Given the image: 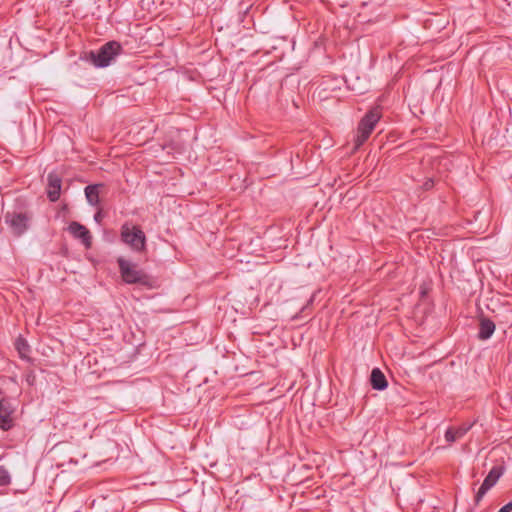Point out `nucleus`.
I'll use <instances>...</instances> for the list:
<instances>
[{
	"mask_svg": "<svg viewBox=\"0 0 512 512\" xmlns=\"http://www.w3.org/2000/svg\"><path fill=\"white\" fill-rule=\"evenodd\" d=\"M370 381L372 388L375 390L382 391L387 388L388 383L385 375L379 368H374L371 372Z\"/></svg>",
	"mask_w": 512,
	"mask_h": 512,
	"instance_id": "obj_11",
	"label": "nucleus"
},
{
	"mask_svg": "<svg viewBox=\"0 0 512 512\" xmlns=\"http://www.w3.org/2000/svg\"><path fill=\"white\" fill-rule=\"evenodd\" d=\"M495 331V324L488 318H482L479 323L478 338L480 340L489 339Z\"/></svg>",
	"mask_w": 512,
	"mask_h": 512,
	"instance_id": "obj_9",
	"label": "nucleus"
},
{
	"mask_svg": "<svg viewBox=\"0 0 512 512\" xmlns=\"http://www.w3.org/2000/svg\"><path fill=\"white\" fill-rule=\"evenodd\" d=\"M94 219H95L97 222H99V221H100V219H101V214H100V212H98V213H96V214H95Z\"/></svg>",
	"mask_w": 512,
	"mask_h": 512,
	"instance_id": "obj_19",
	"label": "nucleus"
},
{
	"mask_svg": "<svg viewBox=\"0 0 512 512\" xmlns=\"http://www.w3.org/2000/svg\"><path fill=\"white\" fill-rule=\"evenodd\" d=\"M505 467L503 465H497L492 467L488 475L485 477L484 482L488 483L492 487L497 483L499 478L503 475Z\"/></svg>",
	"mask_w": 512,
	"mask_h": 512,
	"instance_id": "obj_14",
	"label": "nucleus"
},
{
	"mask_svg": "<svg viewBox=\"0 0 512 512\" xmlns=\"http://www.w3.org/2000/svg\"><path fill=\"white\" fill-rule=\"evenodd\" d=\"M11 478L7 469L0 466V487H4L10 484Z\"/></svg>",
	"mask_w": 512,
	"mask_h": 512,
	"instance_id": "obj_17",
	"label": "nucleus"
},
{
	"mask_svg": "<svg viewBox=\"0 0 512 512\" xmlns=\"http://www.w3.org/2000/svg\"><path fill=\"white\" fill-rule=\"evenodd\" d=\"M15 349L17 350L19 356L21 359L23 360H27L29 361L30 360V346L29 344L27 343V341L21 337V336H18L15 340Z\"/></svg>",
	"mask_w": 512,
	"mask_h": 512,
	"instance_id": "obj_13",
	"label": "nucleus"
},
{
	"mask_svg": "<svg viewBox=\"0 0 512 512\" xmlns=\"http://www.w3.org/2000/svg\"><path fill=\"white\" fill-rule=\"evenodd\" d=\"M68 231L75 239L80 240L86 249H89L92 246L91 233L81 223L72 221L68 226Z\"/></svg>",
	"mask_w": 512,
	"mask_h": 512,
	"instance_id": "obj_6",
	"label": "nucleus"
},
{
	"mask_svg": "<svg viewBox=\"0 0 512 512\" xmlns=\"http://www.w3.org/2000/svg\"><path fill=\"white\" fill-rule=\"evenodd\" d=\"M12 414H13V410H12L9 402H7L4 399H1L0 400V429H2L4 431H8L13 427L14 421H13Z\"/></svg>",
	"mask_w": 512,
	"mask_h": 512,
	"instance_id": "obj_7",
	"label": "nucleus"
},
{
	"mask_svg": "<svg viewBox=\"0 0 512 512\" xmlns=\"http://www.w3.org/2000/svg\"><path fill=\"white\" fill-rule=\"evenodd\" d=\"M492 488L491 485H489L488 483H485L483 481L482 485L480 486L476 496H475V502L476 504H478L482 498L484 497V495Z\"/></svg>",
	"mask_w": 512,
	"mask_h": 512,
	"instance_id": "obj_16",
	"label": "nucleus"
},
{
	"mask_svg": "<svg viewBox=\"0 0 512 512\" xmlns=\"http://www.w3.org/2000/svg\"><path fill=\"white\" fill-rule=\"evenodd\" d=\"M62 189V177L55 171L48 173L47 175V197L51 202L59 200Z\"/></svg>",
	"mask_w": 512,
	"mask_h": 512,
	"instance_id": "obj_5",
	"label": "nucleus"
},
{
	"mask_svg": "<svg viewBox=\"0 0 512 512\" xmlns=\"http://www.w3.org/2000/svg\"><path fill=\"white\" fill-rule=\"evenodd\" d=\"M511 511H512V501H510L509 503H507L506 505L501 507L498 512H511Z\"/></svg>",
	"mask_w": 512,
	"mask_h": 512,
	"instance_id": "obj_18",
	"label": "nucleus"
},
{
	"mask_svg": "<svg viewBox=\"0 0 512 512\" xmlns=\"http://www.w3.org/2000/svg\"><path fill=\"white\" fill-rule=\"evenodd\" d=\"M122 52V46L117 41H109L96 51H90L89 61L97 68H104Z\"/></svg>",
	"mask_w": 512,
	"mask_h": 512,
	"instance_id": "obj_1",
	"label": "nucleus"
},
{
	"mask_svg": "<svg viewBox=\"0 0 512 512\" xmlns=\"http://www.w3.org/2000/svg\"><path fill=\"white\" fill-rule=\"evenodd\" d=\"M381 117L378 108L371 109L360 121L359 125L369 130L371 133Z\"/></svg>",
	"mask_w": 512,
	"mask_h": 512,
	"instance_id": "obj_8",
	"label": "nucleus"
},
{
	"mask_svg": "<svg viewBox=\"0 0 512 512\" xmlns=\"http://www.w3.org/2000/svg\"><path fill=\"white\" fill-rule=\"evenodd\" d=\"M121 241L135 252H143L146 249V236L137 225L125 222L120 230Z\"/></svg>",
	"mask_w": 512,
	"mask_h": 512,
	"instance_id": "obj_2",
	"label": "nucleus"
},
{
	"mask_svg": "<svg viewBox=\"0 0 512 512\" xmlns=\"http://www.w3.org/2000/svg\"><path fill=\"white\" fill-rule=\"evenodd\" d=\"M371 132L366 128L358 125L357 134L355 136V149H358L360 146L364 144V142L369 138Z\"/></svg>",
	"mask_w": 512,
	"mask_h": 512,
	"instance_id": "obj_15",
	"label": "nucleus"
},
{
	"mask_svg": "<svg viewBox=\"0 0 512 512\" xmlns=\"http://www.w3.org/2000/svg\"><path fill=\"white\" fill-rule=\"evenodd\" d=\"M472 427V424L470 425H463L458 427L457 429L448 428L445 432V440L448 443H453L457 439L462 438Z\"/></svg>",
	"mask_w": 512,
	"mask_h": 512,
	"instance_id": "obj_12",
	"label": "nucleus"
},
{
	"mask_svg": "<svg viewBox=\"0 0 512 512\" xmlns=\"http://www.w3.org/2000/svg\"><path fill=\"white\" fill-rule=\"evenodd\" d=\"M103 188V184H92L85 187V196L90 205L97 206L99 204L100 190Z\"/></svg>",
	"mask_w": 512,
	"mask_h": 512,
	"instance_id": "obj_10",
	"label": "nucleus"
},
{
	"mask_svg": "<svg viewBox=\"0 0 512 512\" xmlns=\"http://www.w3.org/2000/svg\"><path fill=\"white\" fill-rule=\"evenodd\" d=\"M30 217L26 213H7L5 221L16 236H21L28 229Z\"/></svg>",
	"mask_w": 512,
	"mask_h": 512,
	"instance_id": "obj_4",
	"label": "nucleus"
},
{
	"mask_svg": "<svg viewBox=\"0 0 512 512\" xmlns=\"http://www.w3.org/2000/svg\"><path fill=\"white\" fill-rule=\"evenodd\" d=\"M119 272L123 281L127 284H140L147 286L150 283L149 276L137 265L123 257L117 259Z\"/></svg>",
	"mask_w": 512,
	"mask_h": 512,
	"instance_id": "obj_3",
	"label": "nucleus"
}]
</instances>
